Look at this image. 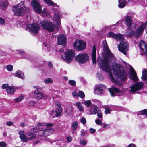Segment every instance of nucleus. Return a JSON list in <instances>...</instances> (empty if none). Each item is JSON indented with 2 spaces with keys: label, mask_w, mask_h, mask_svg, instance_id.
Here are the masks:
<instances>
[{
  "label": "nucleus",
  "mask_w": 147,
  "mask_h": 147,
  "mask_svg": "<svg viewBox=\"0 0 147 147\" xmlns=\"http://www.w3.org/2000/svg\"><path fill=\"white\" fill-rule=\"evenodd\" d=\"M99 59L100 58H98V62L99 63V67L102 70L108 74L109 76L111 81L115 83L117 86L120 87L122 86L121 83L117 81L114 78L111 73L110 63H109L108 59L107 57H105L101 61H99Z\"/></svg>",
  "instance_id": "f257e3e1"
},
{
  "label": "nucleus",
  "mask_w": 147,
  "mask_h": 147,
  "mask_svg": "<svg viewBox=\"0 0 147 147\" xmlns=\"http://www.w3.org/2000/svg\"><path fill=\"white\" fill-rule=\"evenodd\" d=\"M43 1L48 5L56 7V8H55L54 9V14L53 15V17L52 20L53 23H56L57 27H59L60 22V17L61 16V13L58 8L59 6L51 0H43Z\"/></svg>",
  "instance_id": "f03ea898"
},
{
  "label": "nucleus",
  "mask_w": 147,
  "mask_h": 147,
  "mask_svg": "<svg viewBox=\"0 0 147 147\" xmlns=\"http://www.w3.org/2000/svg\"><path fill=\"white\" fill-rule=\"evenodd\" d=\"M113 74L115 77L120 80L125 81L127 79V74L123 70L122 68L120 67L118 64H114L112 66Z\"/></svg>",
  "instance_id": "7ed1b4c3"
},
{
  "label": "nucleus",
  "mask_w": 147,
  "mask_h": 147,
  "mask_svg": "<svg viewBox=\"0 0 147 147\" xmlns=\"http://www.w3.org/2000/svg\"><path fill=\"white\" fill-rule=\"evenodd\" d=\"M124 21L125 24L127 28L126 35L130 37L134 35L136 36V31L135 32L134 31L135 26L134 28L132 27L133 23L132 16L129 15L126 16Z\"/></svg>",
  "instance_id": "20e7f679"
},
{
  "label": "nucleus",
  "mask_w": 147,
  "mask_h": 147,
  "mask_svg": "<svg viewBox=\"0 0 147 147\" xmlns=\"http://www.w3.org/2000/svg\"><path fill=\"white\" fill-rule=\"evenodd\" d=\"M28 8L26 7L24 1H21L18 4L13 6L12 11L13 13L16 16H24L27 11Z\"/></svg>",
  "instance_id": "39448f33"
},
{
  "label": "nucleus",
  "mask_w": 147,
  "mask_h": 147,
  "mask_svg": "<svg viewBox=\"0 0 147 147\" xmlns=\"http://www.w3.org/2000/svg\"><path fill=\"white\" fill-rule=\"evenodd\" d=\"M75 55L74 51L71 49H67L62 54L61 58L68 63H70Z\"/></svg>",
  "instance_id": "423d86ee"
},
{
  "label": "nucleus",
  "mask_w": 147,
  "mask_h": 147,
  "mask_svg": "<svg viewBox=\"0 0 147 147\" xmlns=\"http://www.w3.org/2000/svg\"><path fill=\"white\" fill-rule=\"evenodd\" d=\"M40 23L44 28L51 32L54 31L56 27L55 24L47 20L40 21Z\"/></svg>",
  "instance_id": "0eeeda50"
},
{
  "label": "nucleus",
  "mask_w": 147,
  "mask_h": 147,
  "mask_svg": "<svg viewBox=\"0 0 147 147\" xmlns=\"http://www.w3.org/2000/svg\"><path fill=\"white\" fill-rule=\"evenodd\" d=\"M26 30L33 35H36L40 30V26L36 23L26 25Z\"/></svg>",
  "instance_id": "6e6552de"
},
{
  "label": "nucleus",
  "mask_w": 147,
  "mask_h": 147,
  "mask_svg": "<svg viewBox=\"0 0 147 147\" xmlns=\"http://www.w3.org/2000/svg\"><path fill=\"white\" fill-rule=\"evenodd\" d=\"M120 44L118 45L117 47L118 50L125 55H127L129 50L128 44V42L124 40V39L121 40Z\"/></svg>",
  "instance_id": "1a4fd4ad"
},
{
  "label": "nucleus",
  "mask_w": 147,
  "mask_h": 147,
  "mask_svg": "<svg viewBox=\"0 0 147 147\" xmlns=\"http://www.w3.org/2000/svg\"><path fill=\"white\" fill-rule=\"evenodd\" d=\"M144 85L142 82H137L129 87L130 91L132 93H135L136 92L142 90Z\"/></svg>",
  "instance_id": "9d476101"
},
{
  "label": "nucleus",
  "mask_w": 147,
  "mask_h": 147,
  "mask_svg": "<svg viewBox=\"0 0 147 147\" xmlns=\"http://www.w3.org/2000/svg\"><path fill=\"white\" fill-rule=\"evenodd\" d=\"M73 47L77 50H82L86 48V43L83 41L76 39L73 44Z\"/></svg>",
  "instance_id": "9b49d317"
},
{
  "label": "nucleus",
  "mask_w": 147,
  "mask_h": 147,
  "mask_svg": "<svg viewBox=\"0 0 147 147\" xmlns=\"http://www.w3.org/2000/svg\"><path fill=\"white\" fill-rule=\"evenodd\" d=\"M76 60L78 63H83L88 60V56L86 53H80L76 57Z\"/></svg>",
  "instance_id": "f8f14e48"
},
{
  "label": "nucleus",
  "mask_w": 147,
  "mask_h": 147,
  "mask_svg": "<svg viewBox=\"0 0 147 147\" xmlns=\"http://www.w3.org/2000/svg\"><path fill=\"white\" fill-rule=\"evenodd\" d=\"M34 88L36 89L34 91V98L37 100H39L41 99H44L46 97L44 95L42 92V91L38 88V87L36 86Z\"/></svg>",
  "instance_id": "ddd939ff"
},
{
  "label": "nucleus",
  "mask_w": 147,
  "mask_h": 147,
  "mask_svg": "<svg viewBox=\"0 0 147 147\" xmlns=\"http://www.w3.org/2000/svg\"><path fill=\"white\" fill-rule=\"evenodd\" d=\"M55 105L57 107L55 111H53L51 113V116L52 117L54 118L59 116L61 115L62 112V108L60 103L58 102H56Z\"/></svg>",
  "instance_id": "4468645a"
},
{
  "label": "nucleus",
  "mask_w": 147,
  "mask_h": 147,
  "mask_svg": "<svg viewBox=\"0 0 147 147\" xmlns=\"http://www.w3.org/2000/svg\"><path fill=\"white\" fill-rule=\"evenodd\" d=\"M106 88L105 86L102 84L96 85L94 89V94L96 95H102L104 93Z\"/></svg>",
  "instance_id": "2eb2a0df"
},
{
  "label": "nucleus",
  "mask_w": 147,
  "mask_h": 147,
  "mask_svg": "<svg viewBox=\"0 0 147 147\" xmlns=\"http://www.w3.org/2000/svg\"><path fill=\"white\" fill-rule=\"evenodd\" d=\"M31 5L33 10L36 13L40 14L42 13V7L40 4L35 0H33L31 1Z\"/></svg>",
  "instance_id": "dca6fc26"
},
{
  "label": "nucleus",
  "mask_w": 147,
  "mask_h": 147,
  "mask_svg": "<svg viewBox=\"0 0 147 147\" xmlns=\"http://www.w3.org/2000/svg\"><path fill=\"white\" fill-rule=\"evenodd\" d=\"M108 36L113 38L117 40H122L124 39V36L120 34H115L112 32H109L108 34Z\"/></svg>",
  "instance_id": "f3484780"
},
{
  "label": "nucleus",
  "mask_w": 147,
  "mask_h": 147,
  "mask_svg": "<svg viewBox=\"0 0 147 147\" xmlns=\"http://www.w3.org/2000/svg\"><path fill=\"white\" fill-rule=\"evenodd\" d=\"M103 44L104 46V52L107 57L113 58V55L111 52L108 48L107 42L106 40H104L103 42Z\"/></svg>",
  "instance_id": "a211bd4d"
},
{
  "label": "nucleus",
  "mask_w": 147,
  "mask_h": 147,
  "mask_svg": "<svg viewBox=\"0 0 147 147\" xmlns=\"http://www.w3.org/2000/svg\"><path fill=\"white\" fill-rule=\"evenodd\" d=\"M147 26V20L144 23H142L140 26H139L136 31V37H137L140 35L144 30V28Z\"/></svg>",
  "instance_id": "6ab92c4d"
},
{
  "label": "nucleus",
  "mask_w": 147,
  "mask_h": 147,
  "mask_svg": "<svg viewBox=\"0 0 147 147\" xmlns=\"http://www.w3.org/2000/svg\"><path fill=\"white\" fill-rule=\"evenodd\" d=\"M53 124L52 123H39L38 126H37L33 128V129L34 132H36L38 131V129L41 128L40 127L43 126H45L49 128L53 126Z\"/></svg>",
  "instance_id": "aec40b11"
},
{
  "label": "nucleus",
  "mask_w": 147,
  "mask_h": 147,
  "mask_svg": "<svg viewBox=\"0 0 147 147\" xmlns=\"http://www.w3.org/2000/svg\"><path fill=\"white\" fill-rule=\"evenodd\" d=\"M108 90L110 92L111 96L114 97L117 95V94L122 92H121L118 88L112 86L111 88H109Z\"/></svg>",
  "instance_id": "412c9836"
},
{
  "label": "nucleus",
  "mask_w": 147,
  "mask_h": 147,
  "mask_svg": "<svg viewBox=\"0 0 147 147\" xmlns=\"http://www.w3.org/2000/svg\"><path fill=\"white\" fill-rule=\"evenodd\" d=\"M66 36L64 34H62L58 36L57 38V43L58 45H64L66 43Z\"/></svg>",
  "instance_id": "4be33fe9"
},
{
  "label": "nucleus",
  "mask_w": 147,
  "mask_h": 147,
  "mask_svg": "<svg viewBox=\"0 0 147 147\" xmlns=\"http://www.w3.org/2000/svg\"><path fill=\"white\" fill-rule=\"evenodd\" d=\"M129 71L131 73V79L134 81H137L138 80V78L137 74L134 69L131 66H129Z\"/></svg>",
  "instance_id": "5701e85b"
},
{
  "label": "nucleus",
  "mask_w": 147,
  "mask_h": 147,
  "mask_svg": "<svg viewBox=\"0 0 147 147\" xmlns=\"http://www.w3.org/2000/svg\"><path fill=\"white\" fill-rule=\"evenodd\" d=\"M139 47L140 51L145 53L147 55V46L143 40H141L140 42Z\"/></svg>",
  "instance_id": "b1692460"
},
{
  "label": "nucleus",
  "mask_w": 147,
  "mask_h": 147,
  "mask_svg": "<svg viewBox=\"0 0 147 147\" xmlns=\"http://www.w3.org/2000/svg\"><path fill=\"white\" fill-rule=\"evenodd\" d=\"M132 0H118V7L120 8L124 7L128 2H131Z\"/></svg>",
  "instance_id": "393cba45"
},
{
  "label": "nucleus",
  "mask_w": 147,
  "mask_h": 147,
  "mask_svg": "<svg viewBox=\"0 0 147 147\" xmlns=\"http://www.w3.org/2000/svg\"><path fill=\"white\" fill-rule=\"evenodd\" d=\"M96 48L95 46L94 45L92 47V58L93 63L94 64H95L96 62Z\"/></svg>",
  "instance_id": "a878e982"
},
{
  "label": "nucleus",
  "mask_w": 147,
  "mask_h": 147,
  "mask_svg": "<svg viewBox=\"0 0 147 147\" xmlns=\"http://www.w3.org/2000/svg\"><path fill=\"white\" fill-rule=\"evenodd\" d=\"M26 142L36 137V135L30 132H27L26 134Z\"/></svg>",
  "instance_id": "bb28decb"
},
{
  "label": "nucleus",
  "mask_w": 147,
  "mask_h": 147,
  "mask_svg": "<svg viewBox=\"0 0 147 147\" xmlns=\"http://www.w3.org/2000/svg\"><path fill=\"white\" fill-rule=\"evenodd\" d=\"M24 132L23 131H20L19 132V134L20 135V138L22 140L23 142H26V136L24 134Z\"/></svg>",
  "instance_id": "cd10ccee"
},
{
  "label": "nucleus",
  "mask_w": 147,
  "mask_h": 147,
  "mask_svg": "<svg viewBox=\"0 0 147 147\" xmlns=\"http://www.w3.org/2000/svg\"><path fill=\"white\" fill-rule=\"evenodd\" d=\"M98 107L96 105H93L91 106L90 109V114H96L98 110Z\"/></svg>",
  "instance_id": "c85d7f7f"
},
{
  "label": "nucleus",
  "mask_w": 147,
  "mask_h": 147,
  "mask_svg": "<svg viewBox=\"0 0 147 147\" xmlns=\"http://www.w3.org/2000/svg\"><path fill=\"white\" fill-rule=\"evenodd\" d=\"M24 96L21 95L18 97L14 99L13 100V102L15 103H19L21 102L24 98Z\"/></svg>",
  "instance_id": "c756f323"
},
{
  "label": "nucleus",
  "mask_w": 147,
  "mask_h": 147,
  "mask_svg": "<svg viewBox=\"0 0 147 147\" xmlns=\"http://www.w3.org/2000/svg\"><path fill=\"white\" fill-rule=\"evenodd\" d=\"M15 76L22 79H23L24 78V74L20 70H18L16 72Z\"/></svg>",
  "instance_id": "7c9ffc66"
},
{
  "label": "nucleus",
  "mask_w": 147,
  "mask_h": 147,
  "mask_svg": "<svg viewBox=\"0 0 147 147\" xmlns=\"http://www.w3.org/2000/svg\"><path fill=\"white\" fill-rule=\"evenodd\" d=\"M53 131V129H49L44 130L45 136H47L51 134Z\"/></svg>",
  "instance_id": "2f4dec72"
},
{
  "label": "nucleus",
  "mask_w": 147,
  "mask_h": 147,
  "mask_svg": "<svg viewBox=\"0 0 147 147\" xmlns=\"http://www.w3.org/2000/svg\"><path fill=\"white\" fill-rule=\"evenodd\" d=\"M6 91L7 93L11 94L15 92V90L13 88L9 86L6 89Z\"/></svg>",
  "instance_id": "473e14b6"
},
{
  "label": "nucleus",
  "mask_w": 147,
  "mask_h": 147,
  "mask_svg": "<svg viewBox=\"0 0 147 147\" xmlns=\"http://www.w3.org/2000/svg\"><path fill=\"white\" fill-rule=\"evenodd\" d=\"M143 80H147V71L145 70L142 71V75L141 77Z\"/></svg>",
  "instance_id": "72a5a7b5"
},
{
  "label": "nucleus",
  "mask_w": 147,
  "mask_h": 147,
  "mask_svg": "<svg viewBox=\"0 0 147 147\" xmlns=\"http://www.w3.org/2000/svg\"><path fill=\"white\" fill-rule=\"evenodd\" d=\"M43 48L45 47L44 49L46 48L47 50L48 51H49L50 50V48L49 46V42L48 41H47L46 42H45L43 43Z\"/></svg>",
  "instance_id": "f704fd0d"
},
{
  "label": "nucleus",
  "mask_w": 147,
  "mask_h": 147,
  "mask_svg": "<svg viewBox=\"0 0 147 147\" xmlns=\"http://www.w3.org/2000/svg\"><path fill=\"white\" fill-rule=\"evenodd\" d=\"M78 126V123L77 121H74L72 124V129L73 130H76Z\"/></svg>",
  "instance_id": "c9c22d12"
},
{
  "label": "nucleus",
  "mask_w": 147,
  "mask_h": 147,
  "mask_svg": "<svg viewBox=\"0 0 147 147\" xmlns=\"http://www.w3.org/2000/svg\"><path fill=\"white\" fill-rule=\"evenodd\" d=\"M138 115H147V109H145L137 113Z\"/></svg>",
  "instance_id": "e433bc0d"
},
{
  "label": "nucleus",
  "mask_w": 147,
  "mask_h": 147,
  "mask_svg": "<svg viewBox=\"0 0 147 147\" xmlns=\"http://www.w3.org/2000/svg\"><path fill=\"white\" fill-rule=\"evenodd\" d=\"M40 14H41L42 15L44 16H47L49 15V13L47 11L46 8H44L43 11H42V13Z\"/></svg>",
  "instance_id": "4c0bfd02"
},
{
  "label": "nucleus",
  "mask_w": 147,
  "mask_h": 147,
  "mask_svg": "<svg viewBox=\"0 0 147 147\" xmlns=\"http://www.w3.org/2000/svg\"><path fill=\"white\" fill-rule=\"evenodd\" d=\"M53 82V80L49 78L45 79L44 80V82L47 84L52 83Z\"/></svg>",
  "instance_id": "58836bf2"
},
{
  "label": "nucleus",
  "mask_w": 147,
  "mask_h": 147,
  "mask_svg": "<svg viewBox=\"0 0 147 147\" xmlns=\"http://www.w3.org/2000/svg\"><path fill=\"white\" fill-rule=\"evenodd\" d=\"M97 115L99 118H101L102 117V113L101 110L98 109L96 112Z\"/></svg>",
  "instance_id": "ea45409f"
},
{
  "label": "nucleus",
  "mask_w": 147,
  "mask_h": 147,
  "mask_svg": "<svg viewBox=\"0 0 147 147\" xmlns=\"http://www.w3.org/2000/svg\"><path fill=\"white\" fill-rule=\"evenodd\" d=\"M76 105L80 111H81L83 110V108L80 103L79 102H77Z\"/></svg>",
  "instance_id": "a19ab883"
},
{
  "label": "nucleus",
  "mask_w": 147,
  "mask_h": 147,
  "mask_svg": "<svg viewBox=\"0 0 147 147\" xmlns=\"http://www.w3.org/2000/svg\"><path fill=\"white\" fill-rule=\"evenodd\" d=\"M92 103L91 101L90 100H88L84 101V104L87 107H90Z\"/></svg>",
  "instance_id": "79ce46f5"
},
{
  "label": "nucleus",
  "mask_w": 147,
  "mask_h": 147,
  "mask_svg": "<svg viewBox=\"0 0 147 147\" xmlns=\"http://www.w3.org/2000/svg\"><path fill=\"white\" fill-rule=\"evenodd\" d=\"M66 113V115H68L71 114V110L70 108H68L65 111Z\"/></svg>",
  "instance_id": "37998d69"
},
{
  "label": "nucleus",
  "mask_w": 147,
  "mask_h": 147,
  "mask_svg": "<svg viewBox=\"0 0 147 147\" xmlns=\"http://www.w3.org/2000/svg\"><path fill=\"white\" fill-rule=\"evenodd\" d=\"M68 83L72 86H74L76 85V82L73 80H71L69 81Z\"/></svg>",
  "instance_id": "c03bdc74"
},
{
  "label": "nucleus",
  "mask_w": 147,
  "mask_h": 147,
  "mask_svg": "<svg viewBox=\"0 0 147 147\" xmlns=\"http://www.w3.org/2000/svg\"><path fill=\"white\" fill-rule=\"evenodd\" d=\"M78 96L81 98L84 97L85 94L84 92L82 91H80L78 93Z\"/></svg>",
  "instance_id": "a18cd8bd"
},
{
  "label": "nucleus",
  "mask_w": 147,
  "mask_h": 147,
  "mask_svg": "<svg viewBox=\"0 0 147 147\" xmlns=\"http://www.w3.org/2000/svg\"><path fill=\"white\" fill-rule=\"evenodd\" d=\"M95 122L97 124L99 125H102V123L101 121L98 119H96L95 120Z\"/></svg>",
  "instance_id": "49530a36"
},
{
  "label": "nucleus",
  "mask_w": 147,
  "mask_h": 147,
  "mask_svg": "<svg viewBox=\"0 0 147 147\" xmlns=\"http://www.w3.org/2000/svg\"><path fill=\"white\" fill-rule=\"evenodd\" d=\"M38 134L40 136H45L44 130H40L38 131Z\"/></svg>",
  "instance_id": "de8ad7c7"
},
{
  "label": "nucleus",
  "mask_w": 147,
  "mask_h": 147,
  "mask_svg": "<svg viewBox=\"0 0 147 147\" xmlns=\"http://www.w3.org/2000/svg\"><path fill=\"white\" fill-rule=\"evenodd\" d=\"M1 3H0V7H2V9H5L7 7V4H4L3 3V4H1Z\"/></svg>",
  "instance_id": "09e8293b"
},
{
  "label": "nucleus",
  "mask_w": 147,
  "mask_h": 147,
  "mask_svg": "<svg viewBox=\"0 0 147 147\" xmlns=\"http://www.w3.org/2000/svg\"><path fill=\"white\" fill-rule=\"evenodd\" d=\"M6 68L8 71H11L13 70V67L12 65H9L7 66Z\"/></svg>",
  "instance_id": "8fccbe9b"
},
{
  "label": "nucleus",
  "mask_w": 147,
  "mask_h": 147,
  "mask_svg": "<svg viewBox=\"0 0 147 147\" xmlns=\"http://www.w3.org/2000/svg\"><path fill=\"white\" fill-rule=\"evenodd\" d=\"M111 110L109 108L107 107L105 108V113L106 114H110V113Z\"/></svg>",
  "instance_id": "3c124183"
},
{
  "label": "nucleus",
  "mask_w": 147,
  "mask_h": 147,
  "mask_svg": "<svg viewBox=\"0 0 147 147\" xmlns=\"http://www.w3.org/2000/svg\"><path fill=\"white\" fill-rule=\"evenodd\" d=\"M5 20L4 19L0 17V25H3L5 23Z\"/></svg>",
  "instance_id": "603ef678"
},
{
  "label": "nucleus",
  "mask_w": 147,
  "mask_h": 147,
  "mask_svg": "<svg viewBox=\"0 0 147 147\" xmlns=\"http://www.w3.org/2000/svg\"><path fill=\"white\" fill-rule=\"evenodd\" d=\"M80 121L83 124H85L86 122V119L84 117H82L80 120Z\"/></svg>",
  "instance_id": "864d4df0"
},
{
  "label": "nucleus",
  "mask_w": 147,
  "mask_h": 147,
  "mask_svg": "<svg viewBox=\"0 0 147 147\" xmlns=\"http://www.w3.org/2000/svg\"><path fill=\"white\" fill-rule=\"evenodd\" d=\"M9 86L8 85V84H3L2 86V87L3 89H7V87H8Z\"/></svg>",
  "instance_id": "5fc2aeb1"
},
{
  "label": "nucleus",
  "mask_w": 147,
  "mask_h": 147,
  "mask_svg": "<svg viewBox=\"0 0 147 147\" xmlns=\"http://www.w3.org/2000/svg\"><path fill=\"white\" fill-rule=\"evenodd\" d=\"M92 101L98 105H100L101 104L100 101L97 99L93 100Z\"/></svg>",
  "instance_id": "6e6d98bb"
},
{
  "label": "nucleus",
  "mask_w": 147,
  "mask_h": 147,
  "mask_svg": "<svg viewBox=\"0 0 147 147\" xmlns=\"http://www.w3.org/2000/svg\"><path fill=\"white\" fill-rule=\"evenodd\" d=\"M6 144L4 142H0V147L6 146Z\"/></svg>",
  "instance_id": "4d7b16f0"
},
{
  "label": "nucleus",
  "mask_w": 147,
  "mask_h": 147,
  "mask_svg": "<svg viewBox=\"0 0 147 147\" xmlns=\"http://www.w3.org/2000/svg\"><path fill=\"white\" fill-rule=\"evenodd\" d=\"M110 127V125L109 124H104L103 125V127L105 129H107Z\"/></svg>",
  "instance_id": "13d9d810"
},
{
  "label": "nucleus",
  "mask_w": 147,
  "mask_h": 147,
  "mask_svg": "<svg viewBox=\"0 0 147 147\" xmlns=\"http://www.w3.org/2000/svg\"><path fill=\"white\" fill-rule=\"evenodd\" d=\"M13 124V122L11 121H8L6 123V124L8 126H11Z\"/></svg>",
  "instance_id": "bf43d9fd"
},
{
  "label": "nucleus",
  "mask_w": 147,
  "mask_h": 147,
  "mask_svg": "<svg viewBox=\"0 0 147 147\" xmlns=\"http://www.w3.org/2000/svg\"><path fill=\"white\" fill-rule=\"evenodd\" d=\"M66 139L68 142H71L72 140L71 137L70 136H69L67 137Z\"/></svg>",
  "instance_id": "052dcab7"
},
{
  "label": "nucleus",
  "mask_w": 147,
  "mask_h": 147,
  "mask_svg": "<svg viewBox=\"0 0 147 147\" xmlns=\"http://www.w3.org/2000/svg\"><path fill=\"white\" fill-rule=\"evenodd\" d=\"M17 51L19 53L22 54V55H24L25 54L24 51L23 50H18Z\"/></svg>",
  "instance_id": "680f3d73"
},
{
  "label": "nucleus",
  "mask_w": 147,
  "mask_h": 147,
  "mask_svg": "<svg viewBox=\"0 0 147 147\" xmlns=\"http://www.w3.org/2000/svg\"><path fill=\"white\" fill-rule=\"evenodd\" d=\"M80 142L83 145H85L87 144V142L85 140H80Z\"/></svg>",
  "instance_id": "e2e57ef3"
},
{
  "label": "nucleus",
  "mask_w": 147,
  "mask_h": 147,
  "mask_svg": "<svg viewBox=\"0 0 147 147\" xmlns=\"http://www.w3.org/2000/svg\"><path fill=\"white\" fill-rule=\"evenodd\" d=\"M72 95L74 97H77L78 96V94L77 92H73Z\"/></svg>",
  "instance_id": "0e129e2a"
},
{
  "label": "nucleus",
  "mask_w": 147,
  "mask_h": 147,
  "mask_svg": "<svg viewBox=\"0 0 147 147\" xmlns=\"http://www.w3.org/2000/svg\"><path fill=\"white\" fill-rule=\"evenodd\" d=\"M90 131L91 133H94L95 132L96 130L94 129L90 128Z\"/></svg>",
  "instance_id": "69168bd1"
},
{
  "label": "nucleus",
  "mask_w": 147,
  "mask_h": 147,
  "mask_svg": "<svg viewBox=\"0 0 147 147\" xmlns=\"http://www.w3.org/2000/svg\"><path fill=\"white\" fill-rule=\"evenodd\" d=\"M81 135L84 136V135L85 134V131L83 129H82L81 131Z\"/></svg>",
  "instance_id": "338daca9"
},
{
  "label": "nucleus",
  "mask_w": 147,
  "mask_h": 147,
  "mask_svg": "<svg viewBox=\"0 0 147 147\" xmlns=\"http://www.w3.org/2000/svg\"><path fill=\"white\" fill-rule=\"evenodd\" d=\"M128 147H136V146L134 144H131L128 145Z\"/></svg>",
  "instance_id": "774afa93"
}]
</instances>
